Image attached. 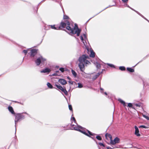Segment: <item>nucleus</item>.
<instances>
[{
  "instance_id": "1",
  "label": "nucleus",
  "mask_w": 149,
  "mask_h": 149,
  "mask_svg": "<svg viewBox=\"0 0 149 149\" xmlns=\"http://www.w3.org/2000/svg\"><path fill=\"white\" fill-rule=\"evenodd\" d=\"M72 26L68 21L66 20L64 22H61L60 26L58 27H55V25H52L50 26L52 29L56 30L62 29L66 27L68 30L67 32L69 34L72 35L76 33L77 36H79L81 30L78 28L76 24H75L74 28L71 27Z\"/></svg>"
},
{
  "instance_id": "2",
  "label": "nucleus",
  "mask_w": 149,
  "mask_h": 149,
  "mask_svg": "<svg viewBox=\"0 0 149 149\" xmlns=\"http://www.w3.org/2000/svg\"><path fill=\"white\" fill-rule=\"evenodd\" d=\"M88 56L86 55H84L80 56L79 58V63L78 66L81 71H83L85 69L84 65H89L91 63L86 59L89 58Z\"/></svg>"
},
{
  "instance_id": "3",
  "label": "nucleus",
  "mask_w": 149,
  "mask_h": 149,
  "mask_svg": "<svg viewBox=\"0 0 149 149\" xmlns=\"http://www.w3.org/2000/svg\"><path fill=\"white\" fill-rule=\"evenodd\" d=\"M71 120L72 121H72H73L74 123H76L77 125V126L74 125V124L72 125L71 126L73 128L74 130L79 131L89 137H90V135L93 136L94 135H95V134H93L92 132L88 130H87L86 131L85 130H81L80 129H82L83 127L80 125H78L77 123H76V120L74 117H72L71 119Z\"/></svg>"
},
{
  "instance_id": "4",
  "label": "nucleus",
  "mask_w": 149,
  "mask_h": 149,
  "mask_svg": "<svg viewBox=\"0 0 149 149\" xmlns=\"http://www.w3.org/2000/svg\"><path fill=\"white\" fill-rule=\"evenodd\" d=\"M46 61V59L43 58L42 56H40L38 58H37L35 61V62L37 65L38 66L41 63L44 64Z\"/></svg>"
},
{
  "instance_id": "5",
  "label": "nucleus",
  "mask_w": 149,
  "mask_h": 149,
  "mask_svg": "<svg viewBox=\"0 0 149 149\" xmlns=\"http://www.w3.org/2000/svg\"><path fill=\"white\" fill-rule=\"evenodd\" d=\"M15 129H16V124L19 120L24 118L25 116L21 113H17L15 115Z\"/></svg>"
},
{
  "instance_id": "6",
  "label": "nucleus",
  "mask_w": 149,
  "mask_h": 149,
  "mask_svg": "<svg viewBox=\"0 0 149 149\" xmlns=\"http://www.w3.org/2000/svg\"><path fill=\"white\" fill-rule=\"evenodd\" d=\"M108 135L109 137L110 138L111 141L110 143L111 144L114 145L116 143H119L120 141V139L118 137L115 138L113 140H111V136L110 134H106L105 135V136L106 137Z\"/></svg>"
},
{
  "instance_id": "7",
  "label": "nucleus",
  "mask_w": 149,
  "mask_h": 149,
  "mask_svg": "<svg viewBox=\"0 0 149 149\" xmlns=\"http://www.w3.org/2000/svg\"><path fill=\"white\" fill-rule=\"evenodd\" d=\"M100 74V72H98L97 74H95V73L91 74L90 76L91 79L92 78V79L93 80H95L97 78Z\"/></svg>"
},
{
  "instance_id": "8",
  "label": "nucleus",
  "mask_w": 149,
  "mask_h": 149,
  "mask_svg": "<svg viewBox=\"0 0 149 149\" xmlns=\"http://www.w3.org/2000/svg\"><path fill=\"white\" fill-rule=\"evenodd\" d=\"M125 5H126V6L129 8H130L132 10L135 11L137 13H138L139 15H140L142 17H143L146 20H147L148 22H149V21L147 19H146V18L144 17L140 13H139V12H138L137 11H136V10H134V9H133V8H131V7H130L127 4H125Z\"/></svg>"
},
{
  "instance_id": "9",
  "label": "nucleus",
  "mask_w": 149,
  "mask_h": 149,
  "mask_svg": "<svg viewBox=\"0 0 149 149\" xmlns=\"http://www.w3.org/2000/svg\"><path fill=\"white\" fill-rule=\"evenodd\" d=\"M37 53V50L36 49H32L31 50L30 56L33 57Z\"/></svg>"
},
{
  "instance_id": "10",
  "label": "nucleus",
  "mask_w": 149,
  "mask_h": 149,
  "mask_svg": "<svg viewBox=\"0 0 149 149\" xmlns=\"http://www.w3.org/2000/svg\"><path fill=\"white\" fill-rule=\"evenodd\" d=\"M135 129V134L137 136H140V134L139 133V131L137 127L136 126H134Z\"/></svg>"
},
{
  "instance_id": "11",
  "label": "nucleus",
  "mask_w": 149,
  "mask_h": 149,
  "mask_svg": "<svg viewBox=\"0 0 149 149\" xmlns=\"http://www.w3.org/2000/svg\"><path fill=\"white\" fill-rule=\"evenodd\" d=\"M84 71H82V73H81V74L85 78H89L91 79L90 76L91 74H87L86 73H85L84 72Z\"/></svg>"
},
{
  "instance_id": "12",
  "label": "nucleus",
  "mask_w": 149,
  "mask_h": 149,
  "mask_svg": "<svg viewBox=\"0 0 149 149\" xmlns=\"http://www.w3.org/2000/svg\"><path fill=\"white\" fill-rule=\"evenodd\" d=\"M51 71V70L50 69L48 68H46L40 71L41 73H47V74L49 73Z\"/></svg>"
},
{
  "instance_id": "13",
  "label": "nucleus",
  "mask_w": 149,
  "mask_h": 149,
  "mask_svg": "<svg viewBox=\"0 0 149 149\" xmlns=\"http://www.w3.org/2000/svg\"><path fill=\"white\" fill-rule=\"evenodd\" d=\"M59 82L62 85H65L67 84L66 81L63 79H61L59 80Z\"/></svg>"
},
{
  "instance_id": "14",
  "label": "nucleus",
  "mask_w": 149,
  "mask_h": 149,
  "mask_svg": "<svg viewBox=\"0 0 149 149\" xmlns=\"http://www.w3.org/2000/svg\"><path fill=\"white\" fill-rule=\"evenodd\" d=\"M9 111L13 114H15V112L13 111V109L11 107H8Z\"/></svg>"
},
{
  "instance_id": "15",
  "label": "nucleus",
  "mask_w": 149,
  "mask_h": 149,
  "mask_svg": "<svg viewBox=\"0 0 149 149\" xmlns=\"http://www.w3.org/2000/svg\"><path fill=\"white\" fill-rule=\"evenodd\" d=\"M118 100L125 107L126 106V103L123 100L120 99H118Z\"/></svg>"
},
{
  "instance_id": "16",
  "label": "nucleus",
  "mask_w": 149,
  "mask_h": 149,
  "mask_svg": "<svg viewBox=\"0 0 149 149\" xmlns=\"http://www.w3.org/2000/svg\"><path fill=\"white\" fill-rule=\"evenodd\" d=\"M118 100L125 107L126 106V103L123 100L120 99H118Z\"/></svg>"
},
{
  "instance_id": "17",
  "label": "nucleus",
  "mask_w": 149,
  "mask_h": 149,
  "mask_svg": "<svg viewBox=\"0 0 149 149\" xmlns=\"http://www.w3.org/2000/svg\"><path fill=\"white\" fill-rule=\"evenodd\" d=\"M118 100L125 107L126 106V103L123 100L120 99H118Z\"/></svg>"
},
{
  "instance_id": "18",
  "label": "nucleus",
  "mask_w": 149,
  "mask_h": 149,
  "mask_svg": "<svg viewBox=\"0 0 149 149\" xmlns=\"http://www.w3.org/2000/svg\"><path fill=\"white\" fill-rule=\"evenodd\" d=\"M118 100L125 107L126 106V103L123 100L120 99H118Z\"/></svg>"
},
{
  "instance_id": "19",
  "label": "nucleus",
  "mask_w": 149,
  "mask_h": 149,
  "mask_svg": "<svg viewBox=\"0 0 149 149\" xmlns=\"http://www.w3.org/2000/svg\"><path fill=\"white\" fill-rule=\"evenodd\" d=\"M90 56L91 57H94L95 56V53L92 50H91V54Z\"/></svg>"
},
{
  "instance_id": "20",
  "label": "nucleus",
  "mask_w": 149,
  "mask_h": 149,
  "mask_svg": "<svg viewBox=\"0 0 149 149\" xmlns=\"http://www.w3.org/2000/svg\"><path fill=\"white\" fill-rule=\"evenodd\" d=\"M127 70L130 72H134V70L131 68H127Z\"/></svg>"
},
{
  "instance_id": "21",
  "label": "nucleus",
  "mask_w": 149,
  "mask_h": 149,
  "mask_svg": "<svg viewBox=\"0 0 149 149\" xmlns=\"http://www.w3.org/2000/svg\"><path fill=\"white\" fill-rule=\"evenodd\" d=\"M61 91L63 92L66 95H68V92L65 88H63L61 90Z\"/></svg>"
},
{
  "instance_id": "22",
  "label": "nucleus",
  "mask_w": 149,
  "mask_h": 149,
  "mask_svg": "<svg viewBox=\"0 0 149 149\" xmlns=\"http://www.w3.org/2000/svg\"><path fill=\"white\" fill-rule=\"evenodd\" d=\"M47 85L48 87L49 88L51 89L53 88V86L49 82L47 83Z\"/></svg>"
},
{
  "instance_id": "23",
  "label": "nucleus",
  "mask_w": 149,
  "mask_h": 149,
  "mask_svg": "<svg viewBox=\"0 0 149 149\" xmlns=\"http://www.w3.org/2000/svg\"><path fill=\"white\" fill-rule=\"evenodd\" d=\"M55 86L57 88L61 91L63 88L60 85H58L57 84H55Z\"/></svg>"
},
{
  "instance_id": "24",
  "label": "nucleus",
  "mask_w": 149,
  "mask_h": 149,
  "mask_svg": "<svg viewBox=\"0 0 149 149\" xmlns=\"http://www.w3.org/2000/svg\"><path fill=\"white\" fill-rule=\"evenodd\" d=\"M72 72L73 75L75 77H76L77 74L73 70H72Z\"/></svg>"
},
{
  "instance_id": "25",
  "label": "nucleus",
  "mask_w": 149,
  "mask_h": 149,
  "mask_svg": "<svg viewBox=\"0 0 149 149\" xmlns=\"http://www.w3.org/2000/svg\"><path fill=\"white\" fill-rule=\"evenodd\" d=\"M119 69L122 71L125 70V68L124 66H120L119 67Z\"/></svg>"
},
{
  "instance_id": "26",
  "label": "nucleus",
  "mask_w": 149,
  "mask_h": 149,
  "mask_svg": "<svg viewBox=\"0 0 149 149\" xmlns=\"http://www.w3.org/2000/svg\"><path fill=\"white\" fill-rule=\"evenodd\" d=\"M78 87L79 88H81L83 87V85L80 83H78Z\"/></svg>"
},
{
  "instance_id": "27",
  "label": "nucleus",
  "mask_w": 149,
  "mask_h": 149,
  "mask_svg": "<svg viewBox=\"0 0 149 149\" xmlns=\"http://www.w3.org/2000/svg\"><path fill=\"white\" fill-rule=\"evenodd\" d=\"M107 65H108L109 66H110V67H111V68H115V66L113 64H109V63H107Z\"/></svg>"
},
{
  "instance_id": "28",
  "label": "nucleus",
  "mask_w": 149,
  "mask_h": 149,
  "mask_svg": "<svg viewBox=\"0 0 149 149\" xmlns=\"http://www.w3.org/2000/svg\"><path fill=\"white\" fill-rule=\"evenodd\" d=\"M80 39L81 40V41H82L84 44L85 45V44L84 42V38H83V37L82 36H81L80 37Z\"/></svg>"
},
{
  "instance_id": "29",
  "label": "nucleus",
  "mask_w": 149,
  "mask_h": 149,
  "mask_svg": "<svg viewBox=\"0 0 149 149\" xmlns=\"http://www.w3.org/2000/svg\"><path fill=\"white\" fill-rule=\"evenodd\" d=\"M96 138L97 139L99 140H102V138L100 136H96Z\"/></svg>"
},
{
  "instance_id": "30",
  "label": "nucleus",
  "mask_w": 149,
  "mask_h": 149,
  "mask_svg": "<svg viewBox=\"0 0 149 149\" xmlns=\"http://www.w3.org/2000/svg\"><path fill=\"white\" fill-rule=\"evenodd\" d=\"M118 148V147H116V146H115L114 147H113V148H112L109 147H107V149H113V148Z\"/></svg>"
},
{
  "instance_id": "31",
  "label": "nucleus",
  "mask_w": 149,
  "mask_h": 149,
  "mask_svg": "<svg viewBox=\"0 0 149 149\" xmlns=\"http://www.w3.org/2000/svg\"><path fill=\"white\" fill-rule=\"evenodd\" d=\"M96 67L97 68H100V64L98 63H96Z\"/></svg>"
},
{
  "instance_id": "32",
  "label": "nucleus",
  "mask_w": 149,
  "mask_h": 149,
  "mask_svg": "<svg viewBox=\"0 0 149 149\" xmlns=\"http://www.w3.org/2000/svg\"><path fill=\"white\" fill-rule=\"evenodd\" d=\"M139 127V128H147V127L145 126H144V125H142L140 126Z\"/></svg>"
},
{
  "instance_id": "33",
  "label": "nucleus",
  "mask_w": 149,
  "mask_h": 149,
  "mask_svg": "<svg viewBox=\"0 0 149 149\" xmlns=\"http://www.w3.org/2000/svg\"><path fill=\"white\" fill-rule=\"evenodd\" d=\"M143 116L148 120H149V117L145 115H143Z\"/></svg>"
},
{
  "instance_id": "34",
  "label": "nucleus",
  "mask_w": 149,
  "mask_h": 149,
  "mask_svg": "<svg viewBox=\"0 0 149 149\" xmlns=\"http://www.w3.org/2000/svg\"><path fill=\"white\" fill-rule=\"evenodd\" d=\"M69 17L66 15H64L63 16V19H69Z\"/></svg>"
},
{
  "instance_id": "35",
  "label": "nucleus",
  "mask_w": 149,
  "mask_h": 149,
  "mask_svg": "<svg viewBox=\"0 0 149 149\" xmlns=\"http://www.w3.org/2000/svg\"><path fill=\"white\" fill-rule=\"evenodd\" d=\"M68 107H69V109H70V110L71 111H72V106L71 105H69L68 106Z\"/></svg>"
},
{
  "instance_id": "36",
  "label": "nucleus",
  "mask_w": 149,
  "mask_h": 149,
  "mask_svg": "<svg viewBox=\"0 0 149 149\" xmlns=\"http://www.w3.org/2000/svg\"><path fill=\"white\" fill-rule=\"evenodd\" d=\"M59 70L62 72H64V68H60L59 69Z\"/></svg>"
},
{
  "instance_id": "37",
  "label": "nucleus",
  "mask_w": 149,
  "mask_h": 149,
  "mask_svg": "<svg viewBox=\"0 0 149 149\" xmlns=\"http://www.w3.org/2000/svg\"><path fill=\"white\" fill-rule=\"evenodd\" d=\"M83 36L84 38V40H85V41H86V40H87V38H86V35L85 34H84Z\"/></svg>"
},
{
  "instance_id": "38",
  "label": "nucleus",
  "mask_w": 149,
  "mask_h": 149,
  "mask_svg": "<svg viewBox=\"0 0 149 149\" xmlns=\"http://www.w3.org/2000/svg\"><path fill=\"white\" fill-rule=\"evenodd\" d=\"M23 52L25 54V55H26L27 53V51L26 50H24L23 51Z\"/></svg>"
},
{
  "instance_id": "39",
  "label": "nucleus",
  "mask_w": 149,
  "mask_h": 149,
  "mask_svg": "<svg viewBox=\"0 0 149 149\" xmlns=\"http://www.w3.org/2000/svg\"><path fill=\"white\" fill-rule=\"evenodd\" d=\"M128 106L129 107H132V105L131 103H129L128 104Z\"/></svg>"
},
{
  "instance_id": "40",
  "label": "nucleus",
  "mask_w": 149,
  "mask_h": 149,
  "mask_svg": "<svg viewBox=\"0 0 149 149\" xmlns=\"http://www.w3.org/2000/svg\"><path fill=\"white\" fill-rule=\"evenodd\" d=\"M99 144L100 146H103V147H105V145L103 143H99Z\"/></svg>"
},
{
  "instance_id": "41",
  "label": "nucleus",
  "mask_w": 149,
  "mask_h": 149,
  "mask_svg": "<svg viewBox=\"0 0 149 149\" xmlns=\"http://www.w3.org/2000/svg\"><path fill=\"white\" fill-rule=\"evenodd\" d=\"M128 1V0H122V1L124 3H126Z\"/></svg>"
},
{
  "instance_id": "42",
  "label": "nucleus",
  "mask_w": 149,
  "mask_h": 149,
  "mask_svg": "<svg viewBox=\"0 0 149 149\" xmlns=\"http://www.w3.org/2000/svg\"><path fill=\"white\" fill-rule=\"evenodd\" d=\"M100 90H101V92L102 93H103V91L104 89L102 88H100Z\"/></svg>"
},
{
  "instance_id": "43",
  "label": "nucleus",
  "mask_w": 149,
  "mask_h": 149,
  "mask_svg": "<svg viewBox=\"0 0 149 149\" xmlns=\"http://www.w3.org/2000/svg\"><path fill=\"white\" fill-rule=\"evenodd\" d=\"M68 82L70 83V84H73V81H68Z\"/></svg>"
},
{
  "instance_id": "44",
  "label": "nucleus",
  "mask_w": 149,
  "mask_h": 149,
  "mask_svg": "<svg viewBox=\"0 0 149 149\" xmlns=\"http://www.w3.org/2000/svg\"><path fill=\"white\" fill-rule=\"evenodd\" d=\"M104 94L105 95H107V93L106 92H104Z\"/></svg>"
},
{
  "instance_id": "45",
  "label": "nucleus",
  "mask_w": 149,
  "mask_h": 149,
  "mask_svg": "<svg viewBox=\"0 0 149 149\" xmlns=\"http://www.w3.org/2000/svg\"><path fill=\"white\" fill-rule=\"evenodd\" d=\"M143 84L144 86L146 84L145 83L144 81H143Z\"/></svg>"
},
{
  "instance_id": "46",
  "label": "nucleus",
  "mask_w": 149,
  "mask_h": 149,
  "mask_svg": "<svg viewBox=\"0 0 149 149\" xmlns=\"http://www.w3.org/2000/svg\"><path fill=\"white\" fill-rule=\"evenodd\" d=\"M67 78L69 79H70V78H69V77H67Z\"/></svg>"
},
{
  "instance_id": "47",
  "label": "nucleus",
  "mask_w": 149,
  "mask_h": 149,
  "mask_svg": "<svg viewBox=\"0 0 149 149\" xmlns=\"http://www.w3.org/2000/svg\"><path fill=\"white\" fill-rule=\"evenodd\" d=\"M91 137L93 139V137Z\"/></svg>"
},
{
  "instance_id": "48",
  "label": "nucleus",
  "mask_w": 149,
  "mask_h": 149,
  "mask_svg": "<svg viewBox=\"0 0 149 149\" xmlns=\"http://www.w3.org/2000/svg\"><path fill=\"white\" fill-rule=\"evenodd\" d=\"M125 6H126V5H125Z\"/></svg>"
},
{
  "instance_id": "49",
  "label": "nucleus",
  "mask_w": 149,
  "mask_h": 149,
  "mask_svg": "<svg viewBox=\"0 0 149 149\" xmlns=\"http://www.w3.org/2000/svg\"><path fill=\"white\" fill-rule=\"evenodd\" d=\"M25 113L28 114L26 113Z\"/></svg>"
}]
</instances>
